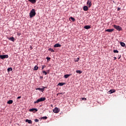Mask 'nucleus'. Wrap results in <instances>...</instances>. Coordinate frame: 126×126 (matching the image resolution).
<instances>
[{"mask_svg": "<svg viewBox=\"0 0 126 126\" xmlns=\"http://www.w3.org/2000/svg\"><path fill=\"white\" fill-rule=\"evenodd\" d=\"M30 18H32L36 15V11L34 9H32L30 12Z\"/></svg>", "mask_w": 126, "mask_h": 126, "instance_id": "f257e3e1", "label": "nucleus"}, {"mask_svg": "<svg viewBox=\"0 0 126 126\" xmlns=\"http://www.w3.org/2000/svg\"><path fill=\"white\" fill-rule=\"evenodd\" d=\"M46 100V97H41L39 99H38L36 101L34 102V104H38V103L40 102H43V101H45Z\"/></svg>", "mask_w": 126, "mask_h": 126, "instance_id": "f03ea898", "label": "nucleus"}, {"mask_svg": "<svg viewBox=\"0 0 126 126\" xmlns=\"http://www.w3.org/2000/svg\"><path fill=\"white\" fill-rule=\"evenodd\" d=\"M113 27L114 28H115V29H116V30H118V31H121V30H122V27H120V26H117L116 25H114Z\"/></svg>", "mask_w": 126, "mask_h": 126, "instance_id": "7ed1b4c3", "label": "nucleus"}, {"mask_svg": "<svg viewBox=\"0 0 126 126\" xmlns=\"http://www.w3.org/2000/svg\"><path fill=\"white\" fill-rule=\"evenodd\" d=\"M0 59L1 60H4V59H8V55H0Z\"/></svg>", "mask_w": 126, "mask_h": 126, "instance_id": "20e7f679", "label": "nucleus"}, {"mask_svg": "<svg viewBox=\"0 0 126 126\" xmlns=\"http://www.w3.org/2000/svg\"><path fill=\"white\" fill-rule=\"evenodd\" d=\"M53 113H55V114H58L59 112H60V108L58 107H55L53 110Z\"/></svg>", "mask_w": 126, "mask_h": 126, "instance_id": "39448f33", "label": "nucleus"}, {"mask_svg": "<svg viewBox=\"0 0 126 126\" xmlns=\"http://www.w3.org/2000/svg\"><path fill=\"white\" fill-rule=\"evenodd\" d=\"M43 88H36L35 89L36 90H39L40 91H41V92H44V90H45V88H46V87H42Z\"/></svg>", "mask_w": 126, "mask_h": 126, "instance_id": "423d86ee", "label": "nucleus"}, {"mask_svg": "<svg viewBox=\"0 0 126 126\" xmlns=\"http://www.w3.org/2000/svg\"><path fill=\"white\" fill-rule=\"evenodd\" d=\"M30 112H33V113H35V112L38 111V109L37 108H32L29 109Z\"/></svg>", "mask_w": 126, "mask_h": 126, "instance_id": "0eeeda50", "label": "nucleus"}, {"mask_svg": "<svg viewBox=\"0 0 126 126\" xmlns=\"http://www.w3.org/2000/svg\"><path fill=\"white\" fill-rule=\"evenodd\" d=\"M87 4H88V5H89V7H91L92 5V3L91 2V0H88L87 2Z\"/></svg>", "mask_w": 126, "mask_h": 126, "instance_id": "6e6552de", "label": "nucleus"}, {"mask_svg": "<svg viewBox=\"0 0 126 126\" xmlns=\"http://www.w3.org/2000/svg\"><path fill=\"white\" fill-rule=\"evenodd\" d=\"M115 92H116V90L115 89H112V90H110L109 91V94H113V93H115Z\"/></svg>", "mask_w": 126, "mask_h": 126, "instance_id": "1a4fd4ad", "label": "nucleus"}, {"mask_svg": "<svg viewBox=\"0 0 126 126\" xmlns=\"http://www.w3.org/2000/svg\"><path fill=\"white\" fill-rule=\"evenodd\" d=\"M54 48H59L60 47H62V45L60 44L59 43H57L54 45Z\"/></svg>", "mask_w": 126, "mask_h": 126, "instance_id": "9d476101", "label": "nucleus"}, {"mask_svg": "<svg viewBox=\"0 0 126 126\" xmlns=\"http://www.w3.org/2000/svg\"><path fill=\"white\" fill-rule=\"evenodd\" d=\"M71 75H72V74H65L63 76L64 78H68L69 76H71Z\"/></svg>", "mask_w": 126, "mask_h": 126, "instance_id": "9b49d317", "label": "nucleus"}, {"mask_svg": "<svg viewBox=\"0 0 126 126\" xmlns=\"http://www.w3.org/2000/svg\"><path fill=\"white\" fill-rule=\"evenodd\" d=\"M37 0H28L31 3H32V4H34V3H36V1Z\"/></svg>", "mask_w": 126, "mask_h": 126, "instance_id": "f8f14e48", "label": "nucleus"}, {"mask_svg": "<svg viewBox=\"0 0 126 126\" xmlns=\"http://www.w3.org/2000/svg\"><path fill=\"white\" fill-rule=\"evenodd\" d=\"M85 29H87V30H88V29H90L91 28V26L90 25H87L84 27Z\"/></svg>", "mask_w": 126, "mask_h": 126, "instance_id": "ddd939ff", "label": "nucleus"}, {"mask_svg": "<svg viewBox=\"0 0 126 126\" xmlns=\"http://www.w3.org/2000/svg\"><path fill=\"white\" fill-rule=\"evenodd\" d=\"M114 31V29H107L105 30L106 32H113Z\"/></svg>", "mask_w": 126, "mask_h": 126, "instance_id": "4468645a", "label": "nucleus"}, {"mask_svg": "<svg viewBox=\"0 0 126 126\" xmlns=\"http://www.w3.org/2000/svg\"><path fill=\"white\" fill-rule=\"evenodd\" d=\"M83 10H84V11H87V10H88V6H84L83 7Z\"/></svg>", "mask_w": 126, "mask_h": 126, "instance_id": "2eb2a0df", "label": "nucleus"}, {"mask_svg": "<svg viewBox=\"0 0 126 126\" xmlns=\"http://www.w3.org/2000/svg\"><path fill=\"white\" fill-rule=\"evenodd\" d=\"M26 122L28 123V124H32V121H31V120H28V119L26 120Z\"/></svg>", "mask_w": 126, "mask_h": 126, "instance_id": "dca6fc26", "label": "nucleus"}, {"mask_svg": "<svg viewBox=\"0 0 126 126\" xmlns=\"http://www.w3.org/2000/svg\"><path fill=\"white\" fill-rule=\"evenodd\" d=\"M8 39L9 40H10V41H12V42H14V41H15V39L13 37V36H12Z\"/></svg>", "mask_w": 126, "mask_h": 126, "instance_id": "f3484780", "label": "nucleus"}, {"mask_svg": "<svg viewBox=\"0 0 126 126\" xmlns=\"http://www.w3.org/2000/svg\"><path fill=\"white\" fill-rule=\"evenodd\" d=\"M120 45L122 47H126V43L123 42H120Z\"/></svg>", "mask_w": 126, "mask_h": 126, "instance_id": "a211bd4d", "label": "nucleus"}, {"mask_svg": "<svg viewBox=\"0 0 126 126\" xmlns=\"http://www.w3.org/2000/svg\"><path fill=\"white\" fill-rule=\"evenodd\" d=\"M65 84V83H59L58 85L59 86H63Z\"/></svg>", "mask_w": 126, "mask_h": 126, "instance_id": "6ab92c4d", "label": "nucleus"}, {"mask_svg": "<svg viewBox=\"0 0 126 126\" xmlns=\"http://www.w3.org/2000/svg\"><path fill=\"white\" fill-rule=\"evenodd\" d=\"M76 73H79V74H81V73H82V71L80 70H76Z\"/></svg>", "mask_w": 126, "mask_h": 126, "instance_id": "aec40b11", "label": "nucleus"}, {"mask_svg": "<svg viewBox=\"0 0 126 126\" xmlns=\"http://www.w3.org/2000/svg\"><path fill=\"white\" fill-rule=\"evenodd\" d=\"M7 104H9V105H10V104H12L13 103V100H9V101H7Z\"/></svg>", "mask_w": 126, "mask_h": 126, "instance_id": "412c9836", "label": "nucleus"}, {"mask_svg": "<svg viewBox=\"0 0 126 126\" xmlns=\"http://www.w3.org/2000/svg\"><path fill=\"white\" fill-rule=\"evenodd\" d=\"M7 71H8V72H10V71H12V67L8 68Z\"/></svg>", "mask_w": 126, "mask_h": 126, "instance_id": "4be33fe9", "label": "nucleus"}, {"mask_svg": "<svg viewBox=\"0 0 126 126\" xmlns=\"http://www.w3.org/2000/svg\"><path fill=\"white\" fill-rule=\"evenodd\" d=\"M38 68H39V67L37 66L36 65H35L34 67V69L33 70H38Z\"/></svg>", "mask_w": 126, "mask_h": 126, "instance_id": "5701e85b", "label": "nucleus"}, {"mask_svg": "<svg viewBox=\"0 0 126 126\" xmlns=\"http://www.w3.org/2000/svg\"><path fill=\"white\" fill-rule=\"evenodd\" d=\"M48 51H50L52 52V53L55 52V50H54V49H53L52 48H49Z\"/></svg>", "mask_w": 126, "mask_h": 126, "instance_id": "b1692460", "label": "nucleus"}, {"mask_svg": "<svg viewBox=\"0 0 126 126\" xmlns=\"http://www.w3.org/2000/svg\"><path fill=\"white\" fill-rule=\"evenodd\" d=\"M70 19L72 20V21H75V19L72 17H70Z\"/></svg>", "mask_w": 126, "mask_h": 126, "instance_id": "393cba45", "label": "nucleus"}, {"mask_svg": "<svg viewBox=\"0 0 126 126\" xmlns=\"http://www.w3.org/2000/svg\"><path fill=\"white\" fill-rule=\"evenodd\" d=\"M41 119H42V120H47V119H48V117L47 116H44L42 117Z\"/></svg>", "mask_w": 126, "mask_h": 126, "instance_id": "a878e982", "label": "nucleus"}, {"mask_svg": "<svg viewBox=\"0 0 126 126\" xmlns=\"http://www.w3.org/2000/svg\"><path fill=\"white\" fill-rule=\"evenodd\" d=\"M46 59L47 62H50V61L51 60V58H50V57H46Z\"/></svg>", "mask_w": 126, "mask_h": 126, "instance_id": "bb28decb", "label": "nucleus"}, {"mask_svg": "<svg viewBox=\"0 0 126 126\" xmlns=\"http://www.w3.org/2000/svg\"><path fill=\"white\" fill-rule=\"evenodd\" d=\"M42 73H44L45 75H47V74H48V72H46V71H43Z\"/></svg>", "mask_w": 126, "mask_h": 126, "instance_id": "cd10ccee", "label": "nucleus"}, {"mask_svg": "<svg viewBox=\"0 0 126 126\" xmlns=\"http://www.w3.org/2000/svg\"><path fill=\"white\" fill-rule=\"evenodd\" d=\"M113 53H117L118 54V53H119V51H118V50H114Z\"/></svg>", "mask_w": 126, "mask_h": 126, "instance_id": "c85d7f7f", "label": "nucleus"}, {"mask_svg": "<svg viewBox=\"0 0 126 126\" xmlns=\"http://www.w3.org/2000/svg\"><path fill=\"white\" fill-rule=\"evenodd\" d=\"M81 100L86 101L87 99L85 97H82Z\"/></svg>", "mask_w": 126, "mask_h": 126, "instance_id": "c756f323", "label": "nucleus"}, {"mask_svg": "<svg viewBox=\"0 0 126 126\" xmlns=\"http://www.w3.org/2000/svg\"><path fill=\"white\" fill-rule=\"evenodd\" d=\"M75 62H79V58H78L77 60H75Z\"/></svg>", "mask_w": 126, "mask_h": 126, "instance_id": "7c9ffc66", "label": "nucleus"}, {"mask_svg": "<svg viewBox=\"0 0 126 126\" xmlns=\"http://www.w3.org/2000/svg\"><path fill=\"white\" fill-rule=\"evenodd\" d=\"M34 121L35 122V123H38V122H39V120L37 119H35L34 120Z\"/></svg>", "mask_w": 126, "mask_h": 126, "instance_id": "2f4dec72", "label": "nucleus"}, {"mask_svg": "<svg viewBox=\"0 0 126 126\" xmlns=\"http://www.w3.org/2000/svg\"><path fill=\"white\" fill-rule=\"evenodd\" d=\"M44 67H46V65H42V69H44Z\"/></svg>", "mask_w": 126, "mask_h": 126, "instance_id": "473e14b6", "label": "nucleus"}, {"mask_svg": "<svg viewBox=\"0 0 126 126\" xmlns=\"http://www.w3.org/2000/svg\"><path fill=\"white\" fill-rule=\"evenodd\" d=\"M117 10H118V11H120V10H121V8L118 7V8H117Z\"/></svg>", "mask_w": 126, "mask_h": 126, "instance_id": "72a5a7b5", "label": "nucleus"}, {"mask_svg": "<svg viewBox=\"0 0 126 126\" xmlns=\"http://www.w3.org/2000/svg\"><path fill=\"white\" fill-rule=\"evenodd\" d=\"M58 94H61V95H63V93H58Z\"/></svg>", "mask_w": 126, "mask_h": 126, "instance_id": "f704fd0d", "label": "nucleus"}, {"mask_svg": "<svg viewBox=\"0 0 126 126\" xmlns=\"http://www.w3.org/2000/svg\"><path fill=\"white\" fill-rule=\"evenodd\" d=\"M114 60H117V57H114Z\"/></svg>", "mask_w": 126, "mask_h": 126, "instance_id": "c9c22d12", "label": "nucleus"}, {"mask_svg": "<svg viewBox=\"0 0 126 126\" xmlns=\"http://www.w3.org/2000/svg\"><path fill=\"white\" fill-rule=\"evenodd\" d=\"M40 79H43V76H40Z\"/></svg>", "mask_w": 126, "mask_h": 126, "instance_id": "e433bc0d", "label": "nucleus"}, {"mask_svg": "<svg viewBox=\"0 0 126 126\" xmlns=\"http://www.w3.org/2000/svg\"><path fill=\"white\" fill-rule=\"evenodd\" d=\"M20 98H21V96H18V97H17V99H20Z\"/></svg>", "mask_w": 126, "mask_h": 126, "instance_id": "4c0bfd02", "label": "nucleus"}, {"mask_svg": "<svg viewBox=\"0 0 126 126\" xmlns=\"http://www.w3.org/2000/svg\"><path fill=\"white\" fill-rule=\"evenodd\" d=\"M121 55H120V56H119V58H118V59H119V60H120V59H121Z\"/></svg>", "mask_w": 126, "mask_h": 126, "instance_id": "58836bf2", "label": "nucleus"}, {"mask_svg": "<svg viewBox=\"0 0 126 126\" xmlns=\"http://www.w3.org/2000/svg\"><path fill=\"white\" fill-rule=\"evenodd\" d=\"M30 49H32V46H30Z\"/></svg>", "mask_w": 126, "mask_h": 126, "instance_id": "ea45409f", "label": "nucleus"}, {"mask_svg": "<svg viewBox=\"0 0 126 126\" xmlns=\"http://www.w3.org/2000/svg\"><path fill=\"white\" fill-rule=\"evenodd\" d=\"M59 94H57V96H58Z\"/></svg>", "mask_w": 126, "mask_h": 126, "instance_id": "a19ab883", "label": "nucleus"}, {"mask_svg": "<svg viewBox=\"0 0 126 126\" xmlns=\"http://www.w3.org/2000/svg\"><path fill=\"white\" fill-rule=\"evenodd\" d=\"M48 72H49V71H50V70H48Z\"/></svg>", "mask_w": 126, "mask_h": 126, "instance_id": "79ce46f5", "label": "nucleus"}]
</instances>
